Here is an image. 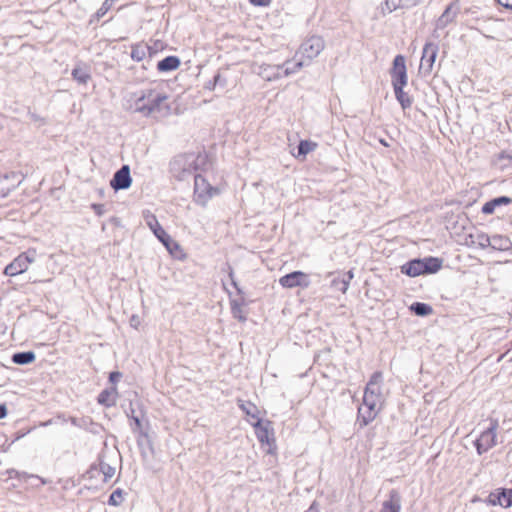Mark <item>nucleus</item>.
<instances>
[{
  "mask_svg": "<svg viewBox=\"0 0 512 512\" xmlns=\"http://www.w3.org/2000/svg\"><path fill=\"white\" fill-rule=\"evenodd\" d=\"M141 322L140 321H137V322H130V325L131 327H133L134 329L138 330L139 329V326H140Z\"/></svg>",
  "mask_w": 512,
  "mask_h": 512,
  "instance_id": "obj_51",
  "label": "nucleus"
},
{
  "mask_svg": "<svg viewBox=\"0 0 512 512\" xmlns=\"http://www.w3.org/2000/svg\"><path fill=\"white\" fill-rule=\"evenodd\" d=\"M281 71L280 65L263 64L260 66L259 75L267 81H273L282 77Z\"/></svg>",
  "mask_w": 512,
  "mask_h": 512,
  "instance_id": "obj_21",
  "label": "nucleus"
},
{
  "mask_svg": "<svg viewBox=\"0 0 512 512\" xmlns=\"http://www.w3.org/2000/svg\"><path fill=\"white\" fill-rule=\"evenodd\" d=\"M439 51L438 44L427 42L423 47L420 69L429 74L432 71L437 54Z\"/></svg>",
  "mask_w": 512,
  "mask_h": 512,
  "instance_id": "obj_11",
  "label": "nucleus"
},
{
  "mask_svg": "<svg viewBox=\"0 0 512 512\" xmlns=\"http://www.w3.org/2000/svg\"><path fill=\"white\" fill-rule=\"evenodd\" d=\"M316 146L317 145L314 142L301 140L298 144V156L305 157L309 152L313 151Z\"/></svg>",
  "mask_w": 512,
  "mask_h": 512,
  "instance_id": "obj_34",
  "label": "nucleus"
},
{
  "mask_svg": "<svg viewBox=\"0 0 512 512\" xmlns=\"http://www.w3.org/2000/svg\"><path fill=\"white\" fill-rule=\"evenodd\" d=\"M51 424H53V419H49V420L45 421L44 423H42V426L46 427V426H49Z\"/></svg>",
  "mask_w": 512,
  "mask_h": 512,
  "instance_id": "obj_55",
  "label": "nucleus"
},
{
  "mask_svg": "<svg viewBox=\"0 0 512 512\" xmlns=\"http://www.w3.org/2000/svg\"><path fill=\"white\" fill-rule=\"evenodd\" d=\"M279 284L284 288L303 287L307 288L310 285L309 276L302 271H293L282 276L279 279Z\"/></svg>",
  "mask_w": 512,
  "mask_h": 512,
  "instance_id": "obj_10",
  "label": "nucleus"
},
{
  "mask_svg": "<svg viewBox=\"0 0 512 512\" xmlns=\"http://www.w3.org/2000/svg\"><path fill=\"white\" fill-rule=\"evenodd\" d=\"M239 304L240 303L238 302L237 299L232 300V310H233L235 317H238L239 320H244V318L239 314L240 313Z\"/></svg>",
  "mask_w": 512,
  "mask_h": 512,
  "instance_id": "obj_42",
  "label": "nucleus"
},
{
  "mask_svg": "<svg viewBox=\"0 0 512 512\" xmlns=\"http://www.w3.org/2000/svg\"><path fill=\"white\" fill-rule=\"evenodd\" d=\"M99 470L104 476V482H107L115 474V468L103 460H100L99 462Z\"/></svg>",
  "mask_w": 512,
  "mask_h": 512,
  "instance_id": "obj_35",
  "label": "nucleus"
},
{
  "mask_svg": "<svg viewBox=\"0 0 512 512\" xmlns=\"http://www.w3.org/2000/svg\"><path fill=\"white\" fill-rule=\"evenodd\" d=\"M239 406L246 413V415L251 416L253 418L257 417L258 410L254 404L248 402L246 404L242 403Z\"/></svg>",
  "mask_w": 512,
  "mask_h": 512,
  "instance_id": "obj_39",
  "label": "nucleus"
},
{
  "mask_svg": "<svg viewBox=\"0 0 512 512\" xmlns=\"http://www.w3.org/2000/svg\"><path fill=\"white\" fill-rule=\"evenodd\" d=\"M354 274L353 272L347 271L343 273H339L337 276H335L331 282L332 287L340 291L342 293H345L349 287L350 281L353 279Z\"/></svg>",
  "mask_w": 512,
  "mask_h": 512,
  "instance_id": "obj_20",
  "label": "nucleus"
},
{
  "mask_svg": "<svg viewBox=\"0 0 512 512\" xmlns=\"http://www.w3.org/2000/svg\"><path fill=\"white\" fill-rule=\"evenodd\" d=\"M256 428V436L260 443H267L270 444V438H269V431L267 426H263L260 419H258L257 424L255 425Z\"/></svg>",
  "mask_w": 512,
  "mask_h": 512,
  "instance_id": "obj_33",
  "label": "nucleus"
},
{
  "mask_svg": "<svg viewBox=\"0 0 512 512\" xmlns=\"http://www.w3.org/2000/svg\"><path fill=\"white\" fill-rule=\"evenodd\" d=\"M473 242L477 244L481 249H485L487 247H490L491 237H489L485 233H478L476 235V240Z\"/></svg>",
  "mask_w": 512,
  "mask_h": 512,
  "instance_id": "obj_37",
  "label": "nucleus"
},
{
  "mask_svg": "<svg viewBox=\"0 0 512 512\" xmlns=\"http://www.w3.org/2000/svg\"><path fill=\"white\" fill-rule=\"evenodd\" d=\"M400 510L401 495L396 489H392L389 492V499L383 502L379 512H400Z\"/></svg>",
  "mask_w": 512,
  "mask_h": 512,
  "instance_id": "obj_19",
  "label": "nucleus"
},
{
  "mask_svg": "<svg viewBox=\"0 0 512 512\" xmlns=\"http://www.w3.org/2000/svg\"><path fill=\"white\" fill-rule=\"evenodd\" d=\"M7 416V407L6 404H0V419H3Z\"/></svg>",
  "mask_w": 512,
  "mask_h": 512,
  "instance_id": "obj_49",
  "label": "nucleus"
},
{
  "mask_svg": "<svg viewBox=\"0 0 512 512\" xmlns=\"http://www.w3.org/2000/svg\"><path fill=\"white\" fill-rule=\"evenodd\" d=\"M379 142H380L383 146H385V147H389V146H390V144H389L385 139H382V138H381V139H379Z\"/></svg>",
  "mask_w": 512,
  "mask_h": 512,
  "instance_id": "obj_54",
  "label": "nucleus"
},
{
  "mask_svg": "<svg viewBox=\"0 0 512 512\" xmlns=\"http://www.w3.org/2000/svg\"><path fill=\"white\" fill-rule=\"evenodd\" d=\"M409 310L419 317H427L433 312L432 306L423 302L412 303L409 306Z\"/></svg>",
  "mask_w": 512,
  "mask_h": 512,
  "instance_id": "obj_29",
  "label": "nucleus"
},
{
  "mask_svg": "<svg viewBox=\"0 0 512 512\" xmlns=\"http://www.w3.org/2000/svg\"><path fill=\"white\" fill-rule=\"evenodd\" d=\"M214 79V84H216V87H221L222 89H224L227 85V80L226 78L222 77L221 73H217L215 74V76L213 77Z\"/></svg>",
  "mask_w": 512,
  "mask_h": 512,
  "instance_id": "obj_40",
  "label": "nucleus"
},
{
  "mask_svg": "<svg viewBox=\"0 0 512 512\" xmlns=\"http://www.w3.org/2000/svg\"><path fill=\"white\" fill-rule=\"evenodd\" d=\"M510 241L508 238L501 235H494L491 237L490 247L495 250H508L510 247Z\"/></svg>",
  "mask_w": 512,
  "mask_h": 512,
  "instance_id": "obj_31",
  "label": "nucleus"
},
{
  "mask_svg": "<svg viewBox=\"0 0 512 512\" xmlns=\"http://www.w3.org/2000/svg\"><path fill=\"white\" fill-rule=\"evenodd\" d=\"M497 3L506 9L512 10V0H497Z\"/></svg>",
  "mask_w": 512,
  "mask_h": 512,
  "instance_id": "obj_45",
  "label": "nucleus"
},
{
  "mask_svg": "<svg viewBox=\"0 0 512 512\" xmlns=\"http://www.w3.org/2000/svg\"><path fill=\"white\" fill-rule=\"evenodd\" d=\"M325 43L322 37L313 35L307 38L300 46V52L308 60L316 58L324 49Z\"/></svg>",
  "mask_w": 512,
  "mask_h": 512,
  "instance_id": "obj_8",
  "label": "nucleus"
},
{
  "mask_svg": "<svg viewBox=\"0 0 512 512\" xmlns=\"http://www.w3.org/2000/svg\"><path fill=\"white\" fill-rule=\"evenodd\" d=\"M498 425L497 419H490V426L475 440L474 445L479 455L486 453L496 445V431Z\"/></svg>",
  "mask_w": 512,
  "mask_h": 512,
  "instance_id": "obj_6",
  "label": "nucleus"
},
{
  "mask_svg": "<svg viewBox=\"0 0 512 512\" xmlns=\"http://www.w3.org/2000/svg\"><path fill=\"white\" fill-rule=\"evenodd\" d=\"M382 380V373L379 371L374 372L370 377L363 395V400L368 401L369 405H378L382 402Z\"/></svg>",
  "mask_w": 512,
  "mask_h": 512,
  "instance_id": "obj_7",
  "label": "nucleus"
},
{
  "mask_svg": "<svg viewBox=\"0 0 512 512\" xmlns=\"http://www.w3.org/2000/svg\"><path fill=\"white\" fill-rule=\"evenodd\" d=\"M204 88L207 89V90H210V91L215 90L216 89V84H214V79L206 82L205 85H204Z\"/></svg>",
  "mask_w": 512,
  "mask_h": 512,
  "instance_id": "obj_48",
  "label": "nucleus"
},
{
  "mask_svg": "<svg viewBox=\"0 0 512 512\" xmlns=\"http://www.w3.org/2000/svg\"><path fill=\"white\" fill-rule=\"evenodd\" d=\"M143 217L146 225L151 229L155 237L165 246L170 254L175 255V252L180 250V246L163 229V227L158 222L157 217L148 210L143 212Z\"/></svg>",
  "mask_w": 512,
  "mask_h": 512,
  "instance_id": "obj_4",
  "label": "nucleus"
},
{
  "mask_svg": "<svg viewBox=\"0 0 512 512\" xmlns=\"http://www.w3.org/2000/svg\"><path fill=\"white\" fill-rule=\"evenodd\" d=\"M305 512H319V505L316 501H313L310 507Z\"/></svg>",
  "mask_w": 512,
  "mask_h": 512,
  "instance_id": "obj_47",
  "label": "nucleus"
},
{
  "mask_svg": "<svg viewBox=\"0 0 512 512\" xmlns=\"http://www.w3.org/2000/svg\"><path fill=\"white\" fill-rule=\"evenodd\" d=\"M417 2V0H384L381 4V12L383 15L390 14L399 8L415 6Z\"/></svg>",
  "mask_w": 512,
  "mask_h": 512,
  "instance_id": "obj_17",
  "label": "nucleus"
},
{
  "mask_svg": "<svg viewBox=\"0 0 512 512\" xmlns=\"http://www.w3.org/2000/svg\"><path fill=\"white\" fill-rule=\"evenodd\" d=\"M127 416H128L129 418H131V419H132V416H136V415H135V410L132 408V406L130 407V412H129V413H127Z\"/></svg>",
  "mask_w": 512,
  "mask_h": 512,
  "instance_id": "obj_53",
  "label": "nucleus"
},
{
  "mask_svg": "<svg viewBox=\"0 0 512 512\" xmlns=\"http://www.w3.org/2000/svg\"><path fill=\"white\" fill-rule=\"evenodd\" d=\"M229 276H230V278H231L232 284L235 286V288L238 290V292H241V291H240V289L237 287V284H236V282H235V280H234V278H233V273H232V272H230V273H229Z\"/></svg>",
  "mask_w": 512,
  "mask_h": 512,
  "instance_id": "obj_52",
  "label": "nucleus"
},
{
  "mask_svg": "<svg viewBox=\"0 0 512 512\" xmlns=\"http://www.w3.org/2000/svg\"><path fill=\"white\" fill-rule=\"evenodd\" d=\"M442 267V260L437 257L417 258L401 266V272L410 277L436 273Z\"/></svg>",
  "mask_w": 512,
  "mask_h": 512,
  "instance_id": "obj_3",
  "label": "nucleus"
},
{
  "mask_svg": "<svg viewBox=\"0 0 512 512\" xmlns=\"http://www.w3.org/2000/svg\"><path fill=\"white\" fill-rule=\"evenodd\" d=\"M122 377V373L119 371H113L109 374V382L113 384V386L116 385V383L120 380Z\"/></svg>",
  "mask_w": 512,
  "mask_h": 512,
  "instance_id": "obj_41",
  "label": "nucleus"
},
{
  "mask_svg": "<svg viewBox=\"0 0 512 512\" xmlns=\"http://www.w3.org/2000/svg\"><path fill=\"white\" fill-rule=\"evenodd\" d=\"M31 119L34 120V121H38L39 120V117L35 114H32L31 115Z\"/></svg>",
  "mask_w": 512,
  "mask_h": 512,
  "instance_id": "obj_56",
  "label": "nucleus"
},
{
  "mask_svg": "<svg viewBox=\"0 0 512 512\" xmlns=\"http://www.w3.org/2000/svg\"><path fill=\"white\" fill-rule=\"evenodd\" d=\"M392 86H406L407 85V68L405 64V57L397 55L393 60V67L391 69Z\"/></svg>",
  "mask_w": 512,
  "mask_h": 512,
  "instance_id": "obj_9",
  "label": "nucleus"
},
{
  "mask_svg": "<svg viewBox=\"0 0 512 512\" xmlns=\"http://www.w3.org/2000/svg\"><path fill=\"white\" fill-rule=\"evenodd\" d=\"M113 395H117L116 386L102 390L97 397V401L101 405L112 407L116 403V398L112 397Z\"/></svg>",
  "mask_w": 512,
  "mask_h": 512,
  "instance_id": "obj_23",
  "label": "nucleus"
},
{
  "mask_svg": "<svg viewBox=\"0 0 512 512\" xmlns=\"http://www.w3.org/2000/svg\"><path fill=\"white\" fill-rule=\"evenodd\" d=\"M368 401L363 400V405L359 407L358 409V415H357V423H359L360 427L367 426L370 422H372L376 415L377 405H369Z\"/></svg>",
  "mask_w": 512,
  "mask_h": 512,
  "instance_id": "obj_14",
  "label": "nucleus"
},
{
  "mask_svg": "<svg viewBox=\"0 0 512 512\" xmlns=\"http://www.w3.org/2000/svg\"><path fill=\"white\" fill-rule=\"evenodd\" d=\"M69 421L73 426L88 430L92 433H97V431L95 429H93L92 427H97L98 425L93 422L91 417H88V416L81 417V418L70 417Z\"/></svg>",
  "mask_w": 512,
  "mask_h": 512,
  "instance_id": "obj_26",
  "label": "nucleus"
},
{
  "mask_svg": "<svg viewBox=\"0 0 512 512\" xmlns=\"http://www.w3.org/2000/svg\"><path fill=\"white\" fill-rule=\"evenodd\" d=\"M512 203V199L508 196H500L491 199L482 206V213L486 215L493 214L495 209L502 205H509Z\"/></svg>",
  "mask_w": 512,
  "mask_h": 512,
  "instance_id": "obj_22",
  "label": "nucleus"
},
{
  "mask_svg": "<svg viewBox=\"0 0 512 512\" xmlns=\"http://www.w3.org/2000/svg\"><path fill=\"white\" fill-rule=\"evenodd\" d=\"M459 12V7L456 2L450 3L441 16L438 18L436 22V27L438 29H444L448 24L453 22Z\"/></svg>",
  "mask_w": 512,
  "mask_h": 512,
  "instance_id": "obj_16",
  "label": "nucleus"
},
{
  "mask_svg": "<svg viewBox=\"0 0 512 512\" xmlns=\"http://www.w3.org/2000/svg\"><path fill=\"white\" fill-rule=\"evenodd\" d=\"M509 496H510V501H511V506H512V489H510V494H509Z\"/></svg>",
  "mask_w": 512,
  "mask_h": 512,
  "instance_id": "obj_59",
  "label": "nucleus"
},
{
  "mask_svg": "<svg viewBox=\"0 0 512 512\" xmlns=\"http://www.w3.org/2000/svg\"><path fill=\"white\" fill-rule=\"evenodd\" d=\"M92 209L94 210V212L98 215V216H101L104 214L105 212V208H104V205L103 204H92Z\"/></svg>",
  "mask_w": 512,
  "mask_h": 512,
  "instance_id": "obj_43",
  "label": "nucleus"
},
{
  "mask_svg": "<svg viewBox=\"0 0 512 512\" xmlns=\"http://www.w3.org/2000/svg\"><path fill=\"white\" fill-rule=\"evenodd\" d=\"M131 184L132 178L128 165H123L119 170H117L110 182L111 187L115 191L128 189Z\"/></svg>",
  "mask_w": 512,
  "mask_h": 512,
  "instance_id": "obj_13",
  "label": "nucleus"
},
{
  "mask_svg": "<svg viewBox=\"0 0 512 512\" xmlns=\"http://www.w3.org/2000/svg\"><path fill=\"white\" fill-rule=\"evenodd\" d=\"M33 260L34 258L30 257L27 253H22L5 267L4 274L7 276H16L24 273Z\"/></svg>",
  "mask_w": 512,
  "mask_h": 512,
  "instance_id": "obj_12",
  "label": "nucleus"
},
{
  "mask_svg": "<svg viewBox=\"0 0 512 512\" xmlns=\"http://www.w3.org/2000/svg\"><path fill=\"white\" fill-rule=\"evenodd\" d=\"M123 500V491L118 488L114 490L108 499V504L112 506H118Z\"/></svg>",
  "mask_w": 512,
  "mask_h": 512,
  "instance_id": "obj_38",
  "label": "nucleus"
},
{
  "mask_svg": "<svg viewBox=\"0 0 512 512\" xmlns=\"http://www.w3.org/2000/svg\"><path fill=\"white\" fill-rule=\"evenodd\" d=\"M281 66H282V71H281L282 77L283 76L287 77L291 74L298 72L304 66V62L303 61L292 62L290 60H287Z\"/></svg>",
  "mask_w": 512,
  "mask_h": 512,
  "instance_id": "obj_30",
  "label": "nucleus"
},
{
  "mask_svg": "<svg viewBox=\"0 0 512 512\" xmlns=\"http://www.w3.org/2000/svg\"><path fill=\"white\" fill-rule=\"evenodd\" d=\"M510 489L499 488L493 492H491L488 496L487 502L492 505H500L501 507H510Z\"/></svg>",
  "mask_w": 512,
  "mask_h": 512,
  "instance_id": "obj_15",
  "label": "nucleus"
},
{
  "mask_svg": "<svg viewBox=\"0 0 512 512\" xmlns=\"http://www.w3.org/2000/svg\"><path fill=\"white\" fill-rule=\"evenodd\" d=\"M167 99L168 95L166 93L160 92L155 88L143 89L135 100V111L144 117L156 114L161 116L168 115L171 107L166 103Z\"/></svg>",
  "mask_w": 512,
  "mask_h": 512,
  "instance_id": "obj_1",
  "label": "nucleus"
},
{
  "mask_svg": "<svg viewBox=\"0 0 512 512\" xmlns=\"http://www.w3.org/2000/svg\"><path fill=\"white\" fill-rule=\"evenodd\" d=\"M142 440H143V449H144V453H142V452H141V455H142L143 457H145V456H146V450H149L150 452H152V451L149 449V447H148V445H147V440H146V438H145V437H142Z\"/></svg>",
  "mask_w": 512,
  "mask_h": 512,
  "instance_id": "obj_50",
  "label": "nucleus"
},
{
  "mask_svg": "<svg viewBox=\"0 0 512 512\" xmlns=\"http://www.w3.org/2000/svg\"><path fill=\"white\" fill-rule=\"evenodd\" d=\"M271 1L272 0H250V2L255 6H267Z\"/></svg>",
  "mask_w": 512,
  "mask_h": 512,
  "instance_id": "obj_44",
  "label": "nucleus"
},
{
  "mask_svg": "<svg viewBox=\"0 0 512 512\" xmlns=\"http://www.w3.org/2000/svg\"><path fill=\"white\" fill-rule=\"evenodd\" d=\"M193 178L194 201L201 206H205L214 195L219 193V190L212 186L199 172Z\"/></svg>",
  "mask_w": 512,
  "mask_h": 512,
  "instance_id": "obj_5",
  "label": "nucleus"
},
{
  "mask_svg": "<svg viewBox=\"0 0 512 512\" xmlns=\"http://www.w3.org/2000/svg\"><path fill=\"white\" fill-rule=\"evenodd\" d=\"M499 159H502V160H509L512 162V153L510 152H507V151H502L500 154H499Z\"/></svg>",
  "mask_w": 512,
  "mask_h": 512,
  "instance_id": "obj_46",
  "label": "nucleus"
},
{
  "mask_svg": "<svg viewBox=\"0 0 512 512\" xmlns=\"http://www.w3.org/2000/svg\"><path fill=\"white\" fill-rule=\"evenodd\" d=\"M180 59L177 56H167L158 61L157 69L159 72H170L178 69L180 66Z\"/></svg>",
  "mask_w": 512,
  "mask_h": 512,
  "instance_id": "obj_24",
  "label": "nucleus"
},
{
  "mask_svg": "<svg viewBox=\"0 0 512 512\" xmlns=\"http://www.w3.org/2000/svg\"><path fill=\"white\" fill-rule=\"evenodd\" d=\"M36 355L33 351L16 352L12 355V362L17 365H27L34 362Z\"/></svg>",
  "mask_w": 512,
  "mask_h": 512,
  "instance_id": "obj_28",
  "label": "nucleus"
},
{
  "mask_svg": "<svg viewBox=\"0 0 512 512\" xmlns=\"http://www.w3.org/2000/svg\"><path fill=\"white\" fill-rule=\"evenodd\" d=\"M132 420H133L134 425H135L132 428V430H133L134 433H136V432L138 433L137 445H138L140 451H142V453H144L142 437L146 438L147 445H148L149 449L152 451L153 450L152 441H151L147 431L144 430L141 419L138 416H132Z\"/></svg>",
  "mask_w": 512,
  "mask_h": 512,
  "instance_id": "obj_18",
  "label": "nucleus"
},
{
  "mask_svg": "<svg viewBox=\"0 0 512 512\" xmlns=\"http://www.w3.org/2000/svg\"><path fill=\"white\" fill-rule=\"evenodd\" d=\"M3 330H4L3 322H0V331L3 332Z\"/></svg>",
  "mask_w": 512,
  "mask_h": 512,
  "instance_id": "obj_58",
  "label": "nucleus"
},
{
  "mask_svg": "<svg viewBox=\"0 0 512 512\" xmlns=\"http://www.w3.org/2000/svg\"><path fill=\"white\" fill-rule=\"evenodd\" d=\"M130 320H131V321L136 320V316H135V315H133V316L131 317V319H130Z\"/></svg>",
  "mask_w": 512,
  "mask_h": 512,
  "instance_id": "obj_60",
  "label": "nucleus"
},
{
  "mask_svg": "<svg viewBox=\"0 0 512 512\" xmlns=\"http://www.w3.org/2000/svg\"><path fill=\"white\" fill-rule=\"evenodd\" d=\"M405 86L393 87L395 97L403 110H406L412 106L413 99L404 91Z\"/></svg>",
  "mask_w": 512,
  "mask_h": 512,
  "instance_id": "obj_27",
  "label": "nucleus"
},
{
  "mask_svg": "<svg viewBox=\"0 0 512 512\" xmlns=\"http://www.w3.org/2000/svg\"><path fill=\"white\" fill-rule=\"evenodd\" d=\"M207 164V157L200 153H186L175 156L170 162V173L179 181L194 177Z\"/></svg>",
  "mask_w": 512,
  "mask_h": 512,
  "instance_id": "obj_2",
  "label": "nucleus"
},
{
  "mask_svg": "<svg viewBox=\"0 0 512 512\" xmlns=\"http://www.w3.org/2000/svg\"><path fill=\"white\" fill-rule=\"evenodd\" d=\"M26 433H18L17 436H16V440L20 439L21 437H23Z\"/></svg>",
  "mask_w": 512,
  "mask_h": 512,
  "instance_id": "obj_57",
  "label": "nucleus"
},
{
  "mask_svg": "<svg viewBox=\"0 0 512 512\" xmlns=\"http://www.w3.org/2000/svg\"><path fill=\"white\" fill-rule=\"evenodd\" d=\"M3 177L7 180L8 179L12 180L11 186L13 188L18 187L24 180L23 174L21 172H16V171H11L10 173L5 174Z\"/></svg>",
  "mask_w": 512,
  "mask_h": 512,
  "instance_id": "obj_36",
  "label": "nucleus"
},
{
  "mask_svg": "<svg viewBox=\"0 0 512 512\" xmlns=\"http://www.w3.org/2000/svg\"><path fill=\"white\" fill-rule=\"evenodd\" d=\"M71 74L75 81L83 85L87 84L91 78L90 69L86 65H77Z\"/></svg>",
  "mask_w": 512,
  "mask_h": 512,
  "instance_id": "obj_25",
  "label": "nucleus"
},
{
  "mask_svg": "<svg viewBox=\"0 0 512 512\" xmlns=\"http://www.w3.org/2000/svg\"><path fill=\"white\" fill-rule=\"evenodd\" d=\"M149 50L146 44H135L131 49V58L137 62L142 61Z\"/></svg>",
  "mask_w": 512,
  "mask_h": 512,
  "instance_id": "obj_32",
  "label": "nucleus"
}]
</instances>
